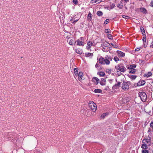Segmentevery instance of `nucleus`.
Instances as JSON below:
<instances>
[{
    "label": "nucleus",
    "instance_id": "obj_35",
    "mask_svg": "<svg viewBox=\"0 0 153 153\" xmlns=\"http://www.w3.org/2000/svg\"><path fill=\"white\" fill-rule=\"evenodd\" d=\"M108 114L107 113H103V114H102L101 117L102 118H104L105 116L107 115Z\"/></svg>",
    "mask_w": 153,
    "mask_h": 153
},
{
    "label": "nucleus",
    "instance_id": "obj_19",
    "mask_svg": "<svg viewBox=\"0 0 153 153\" xmlns=\"http://www.w3.org/2000/svg\"><path fill=\"white\" fill-rule=\"evenodd\" d=\"M140 30L142 32V34L143 36L146 35L145 34V32L143 27H140Z\"/></svg>",
    "mask_w": 153,
    "mask_h": 153
},
{
    "label": "nucleus",
    "instance_id": "obj_8",
    "mask_svg": "<svg viewBox=\"0 0 153 153\" xmlns=\"http://www.w3.org/2000/svg\"><path fill=\"white\" fill-rule=\"evenodd\" d=\"M117 53L119 57H123L125 56V53L120 51H117Z\"/></svg>",
    "mask_w": 153,
    "mask_h": 153
},
{
    "label": "nucleus",
    "instance_id": "obj_23",
    "mask_svg": "<svg viewBox=\"0 0 153 153\" xmlns=\"http://www.w3.org/2000/svg\"><path fill=\"white\" fill-rule=\"evenodd\" d=\"M141 147L143 149H146L148 148V146L146 144L144 143L142 145Z\"/></svg>",
    "mask_w": 153,
    "mask_h": 153
},
{
    "label": "nucleus",
    "instance_id": "obj_14",
    "mask_svg": "<svg viewBox=\"0 0 153 153\" xmlns=\"http://www.w3.org/2000/svg\"><path fill=\"white\" fill-rule=\"evenodd\" d=\"M140 11L141 12H142L143 13L146 14L147 12L146 10L144 7L140 8Z\"/></svg>",
    "mask_w": 153,
    "mask_h": 153
},
{
    "label": "nucleus",
    "instance_id": "obj_58",
    "mask_svg": "<svg viewBox=\"0 0 153 153\" xmlns=\"http://www.w3.org/2000/svg\"><path fill=\"white\" fill-rule=\"evenodd\" d=\"M145 141H146V140L145 139H143V141H142V142L143 143H145Z\"/></svg>",
    "mask_w": 153,
    "mask_h": 153
},
{
    "label": "nucleus",
    "instance_id": "obj_38",
    "mask_svg": "<svg viewBox=\"0 0 153 153\" xmlns=\"http://www.w3.org/2000/svg\"><path fill=\"white\" fill-rule=\"evenodd\" d=\"M100 83L101 85H105L106 84V82L100 81Z\"/></svg>",
    "mask_w": 153,
    "mask_h": 153
},
{
    "label": "nucleus",
    "instance_id": "obj_63",
    "mask_svg": "<svg viewBox=\"0 0 153 153\" xmlns=\"http://www.w3.org/2000/svg\"><path fill=\"white\" fill-rule=\"evenodd\" d=\"M125 9H127V8L126 7H125Z\"/></svg>",
    "mask_w": 153,
    "mask_h": 153
},
{
    "label": "nucleus",
    "instance_id": "obj_48",
    "mask_svg": "<svg viewBox=\"0 0 153 153\" xmlns=\"http://www.w3.org/2000/svg\"><path fill=\"white\" fill-rule=\"evenodd\" d=\"M34 153H41V152L39 150H37L35 151Z\"/></svg>",
    "mask_w": 153,
    "mask_h": 153
},
{
    "label": "nucleus",
    "instance_id": "obj_5",
    "mask_svg": "<svg viewBox=\"0 0 153 153\" xmlns=\"http://www.w3.org/2000/svg\"><path fill=\"white\" fill-rule=\"evenodd\" d=\"M6 138L7 139H9L10 140H12L13 138H15L16 134L14 133L8 132L7 134Z\"/></svg>",
    "mask_w": 153,
    "mask_h": 153
},
{
    "label": "nucleus",
    "instance_id": "obj_34",
    "mask_svg": "<svg viewBox=\"0 0 153 153\" xmlns=\"http://www.w3.org/2000/svg\"><path fill=\"white\" fill-rule=\"evenodd\" d=\"M107 35L108 38L109 39H113V37H112V36L111 34L108 33Z\"/></svg>",
    "mask_w": 153,
    "mask_h": 153
},
{
    "label": "nucleus",
    "instance_id": "obj_2",
    "mask_svg": "<svg viewBox=\"0 0 153 153\" xmlns=\"http://www.w3.org/2000/svg\"><path fill=\"white\" fill-rule=\"evenodd\" d=\"M115 68L122 72H124L127 70L122 63L118 64L117 66H115Z\"/></svg>",
    "mask_w": 153,
    "mask_h": 153
},
{
    "label": "nucleus",
    "instance_id": "obj_64",
    "mask_svg": "<svg viewBox=\"0 0 153 153\" xmlns=\"http://www.w3.org/2000/svg\"><path fill=\"white\" fill-rule=\"evenodd\" d=\"M150 136L151 135L152 133H150Z\"/></svg>",
    "mask_w": 153,
    "mask_h": 153
},
{
    "label": "nucleus",
    "instance_id": "obj_6",
    "mask_svg": "<svg viewBox=\"0 0 153 153\" xmlns=\"http://www.w3.org/2000/svg\"><path fill=\"white\" fill-rule=\"evenodd\" d=\"M77 43V45L78 46H84V42L82 41H80L79 39H78L76 41H74V45H75L76 43Z\"/></svg>",
    "mask_w": 153,
    "mask_h": 153
},
{
    "label": "nucleus",
    "instance_id": "obj_52",
    "mask_svg": "<svg viewBox=\"0 0 153 153\" xmlns=\"http://www.w3.org/2000/svg\"><path fill=\"white\" fill-rule=\"evenodd\" d=\"M152 130L150 128H149V130L148 131V133H149V132H151L152 131Z\"/></svg>",
    "mask_w": 153,
    "mask_h": 153
},
{
    "label": "nucleus",
    "instance_id": "obj_1",
    "mask_svg": "<svg viewBox=\"0 0 153 153\" xmlns=\"http://www.w3.org/2000/svg\"><path fill=\"white\" fill-rule=\"evenodd\" d=\"M131 84V82L129 81L126 82L123 81L121 88L122 89L125 91L128 90L129 89V85Z\"/></svg>",
    "mask_w": 153,
    "mask_h": 153
},
{
    "label": "nucleus",
    "instance_id": "obj_37",
    "mask_svg": "<svg viewBox=\"0 0 153 153\" xmlns=\"http://www.w3.org/2000/svg\"><path fill=\"white\" fill-rule=\"evenodd\" d=\"M136 71L135 69H131V70L129 72V73L134 74Z\"/></svg>",
    "mask_w": 153,
    "mask_h": 153
},
{
    "label": "nucleus",
    "instance_id": "obj_51",
    "mask_svg": "<svg viewBox=\"0 0 153 153\" xmlns=\"http://www.w3.org/2000/svg\"><path fill=\"white\" fill-rule=\"evenodd\" d=\"M107 72L108 73L110 74L111 72V69H108Z\"/></svg>",
    "mask_w": 153,
    "mask_h": 153
},
{
    "label": "nucleus",
    "instance_id": "obj_11",
    "mask_svg": "<svg viewBox=\"0 0 153 153\" xmlns=\"http://www.w3.org/2000/svg\"><path fill=\"white\" fill-rule=\"evenodd\" d=\"M87 44L88 46H86V49L88 50L93 45V43L89 41L88 42Z\"/></svg>",
    "mask_w": 153,
    "mask_h": 153
},
{
    "label": "nucleus",
    "instance_id": "obj_12",
    "mask_svg": "<svg viewBox=\"0 0 153 153\" xmlns=\"http://www.w3.org/2000/svg\"><path fill=\"white\" fill-rule=\"evenodd\" d=\"M105 58L102 56H101L99 59V62L102 64H105Z\"/></svg>",
    "mask_w": 153,
    "mask_h": 153
},
{
    "label": "nucleus",
    "instance_id": "obj_16",
    "mask_svg": "<svg viewBox=\"0 0 153 153\" xmlns=\"http://www.w3.org/2000/svg\"><path fill=\"white\" fill-rule=\"evenodd\" d=\"M75 52L76 53L79 54H82V51L80 49H76Z\"/></svg>",
    "mask_w": 153,
    "mask_h": 153
},
{
    "label": "nucleus",
    "instance_id": "obj_40",
    "mask_svg": "<svg viewBox=\"0 0 153 153\" xmlns=\"http://www.w3.org/2000/svg\"><path fill=\"white\" fill-rule=\"evenodd\" d=\"M146 35L144 36V37L143 39V43L146 42Z\"/></svg>",
    "mask_w": 153,
    "mask_h": 153
},
{
    "label": "nucleus",
    "instance_id": "obj_26",
    "mask_svg": "<svg viewBox=\"0 0 153 153\" xmlns=\"http://www.w3.org/2000/svg\"><path fill=\"white\" fill-rule=\"evenodd\" d=\"M105 59H108L109 60V59L111 61H112L113 59V58L112 57H111V56H108V55L106 56L105 57Z\"/></svg>",
    "mask_w": 153,
    "mask_h": 153
},
{
    "label": "nucleus",
    "instance_id": "obj_60",
    "mask_svg": "<svg viewBox=\"0 0 153 153\" xmlns=\"http://www.w3.org/2000/svg\"><path fill=\"white\" fill-rule=\"evenodd\" d=\"M150 47L151 48H153V45L152 44V45H150Z\"/></svg>",
    "mask_w": 153,
    "mask_h": 153
},
{
    "label": "nucleus",
    "instance_id": "obj_55",
    "mask_svg": "<svg viewBox=\"0 0 153 153\" xmlns=\"http://www.w3.org/2000/svg\"><path fill=\"white\" fill-rule=\"evenodd\" d=\"M99 66H100L99 65L97 64H96L95 65V67L96 68H97L98 67H99Z\"/></svg>",
    "mask_w": 153,
    "mask_h": 153
},
{
    "label": "nucleus",
    "instance_id": "obj_32",
    "mask_svg": "<svg viewBox=\"0 0 153 153\" xmlns=\"http://www.w3.org/2000/svg\"><path fill=\"white\" fill-rule=\"evenodd\" d=\"M102 0H91V1L92 3H97L98 1V3L100 2Z\"/></svg>",
    "mask_w": 153,
    "mask_h": 153
},
{
    "label": "nucleus",
    "instance_id": "obj_21",
    "mask_svg": "<svg viewBox=\"0 0 153 153\" xmlns=\"http://www.w3.org/2000/svg\"><path fill=\"white\" fill-rule=\"evenodd\" d=\"M128 76L130 78L133 80L135 79L137 77L136 75H128Z\"/></svg>",
    "mask_w": 153,
    "mask_h": 153
},
{
    "label": "nucleus",
    "instance_id": "obj_4",
    "mask_svg": "<svg viewBox=\"0 0 153 153\" xmlns=\"http://www.w3.org/2000/svg\"><path fill=\"white\" fill-rule=\"evenodd\" d=\"M139 95L142 101L145 102L146 101L147 96L145 92L143 91L139 92Z\"/></svg>",
    "mask_w": 153,
    "mask_h": 153
},
{
    "label": "nucleus",
    "instance_id": "obj_57",
    "mask_svg": "<svg viewBox=\"0 0 153 153\" xmlns=\"http://www.w3.org/2000/svg\"><path fill=\"white\" fill-rule=\"evenodd\" d=\"M150 134H149V137H148V138H149L148 139H149V140H151V138L150 137Z\"/></svg>",
    "mask_w": 153,
    "mask_h": 153
},
{
    "label": "nucleus",
    "instance_id": "obj_53",
    "mask_svg": "<svg viewBox=\"0 0 153 153\" xmlns=\"http://www.w3.org/2000/svg\"><path fill=\"white\" fill-rule=\"evenodd\" d=\"M140 50V48H137L135 49V51H138Z\"/></svg>",
    "mask_w": 153,
    "mask_h": 153
},
{
    "label": "nucleus",
    "instance_id": "obj_39",
    "mask_svg": "<svg viewBox=\"0 0 153 153\" xmlns=\"http://www.w3.org/2000/svg\"><path fill=\"white\" fill-rule=\"evenodd\" d=\"M142 153H149V152L147 150L143 149L142 150Z\"/></svg>",
    "mask_w": 153,
    "mask_h": 153
},
{
    "label": "nucleus",
    "instance_id": "obj_30",
    "mask_svg": "<svg viewBox=\"0 0 153 153\" xmlns=\"http://www.w3.org/2000/svg\"><path fill=\"white\" fill-rule=\"evenodd\" d=\"M152 75V74L150 72H149L147 74H145L144 76L147 77H149Z\"/></svg>",
    "mask_w": 153,
    "mask_h": 153
},
{
    "label": "nucleus",
    "instance_id": "obj_25",
    "mask_svg": "<svg viewBox=\"0 0 153 153\" xmlns=\"http://www.w3.org/2000/svg\"><path fill=\"white\" fill-rule=\"evenodd\" d=\"M104 63L105 64H106L107 65H108L110 64V62L109 60L105 58Z\"/></svg>",
    "mask_w": 153,
    "mask_h": 153
},
{
    "label": "nucleus",
    "instance_id": "obj_41",
    "mask_svg": "<svg viewBox=\"0 0 153 153\" xmlns=\"http://www.w3.org/2000/svg\"><path fill=\"white\" fill-rule=\"evenodd\" d=\"M139 62L140 64H144L145 63V61L143 60L139 59Z\"/></svg>",
    "mask_w": 153,
    "mask_h": 153
},
{
    "label": "nucleus",
    "instance_id": "obj_7",
    "mask_svg": "<svg viewBox=\"0 0 153 153\" xmlns=\"http://www.w3.org/2000/svg\"><path fill=\"white\" fill-rule=\"evenodd\" d=\"M121 82H118L117 83H116L112 87L113 90L117 89H118L120 86Z\"/></svg>",
    "mask_w": 153,
    "mask_h": 153
},
{
    "label": "nucleus",
    "instance_id": "obj_17",
    "mask_svg": "<svg viewBox=\"0 0 153 153\" xmlns=\"http://www.w3.org/2000/svg\"><path fill=\"white\" fill-rule=\"evenodd\" d=\"M93 56V53H85V56L87 57H89L90 56H91V57H92Z\"/></svg>",
    "mask_w": 153,
    "mask_h": 153
},
{
    "label": "nucleus",
    "instance_id": "obj_9",
    "mask_svg": "<svg viewBox=\"0 0 153 153\" xmlns=\"http://www.w3.org/2000/svg\"><path fill=\"white\" fill-rule=\"evenodd\" d=\"M92 81L95 83V85H97L98 84L100 80L97 77L94 76L93 78Z\"/></svg>",
    "mask_w": 153,
    "mask_h": 153
},
{
    "label": "nucleus",
    "instance_id": "obj_36",
    "mask_svg": "<svg viewBox=\"0 0 153 153\" xmlns=\"http://www.w3.org/2000/svg\"><path fill=\"white\" fill-rule=\"evenodd\" d=\"M114 60L116 62L119 60V59L117 56H115L114 58Z\"/></svg>",
    "mask_w": 153,
    "mask_h": 153
},
{
    "label": "nucleus",
    "instance_id": "obj_43",
    "mask_svg": "<svg viewBox=\"0 0 153 153\" xmlns=\"http://www.w3.org/2000/svg\"><path fill=\"white\" fill-rule=\"evenodd\" d=\"M111 44L112 46L114 48H117L118 46L116 45H114L112 43H111Z\"/></svg>",
    "mask_w": 153,
    "mask_h": 153
},
{
    "label": "nucleus",
    "instance_id": "obj_3",
    "mask_svg": "<svg viewBox=\"0 0 153 153\" xmlns=\"http://www.w3.org/2000/svg\"><path fill=\"white\" fill-rule=\"evenodd\" d=\"M88 107L93 112H95L97 109L96 104L92 101L89 102Z\"/></svg>",
    "mask_w": 153,
    "mask_h": 153
},
{
    "label": "nucleus",
    "instance_id": "obj_20",
    "mask_svg": "<svg viewBox=\"0 0 153 153\" xmlns=\"http://www.w3.org/2000/svg\"><path fill=\"white\" fill-rule=\"evenodd\" d=\"M102 92V91L99 89H96L94 90V92L95 93H101Z\"/></svg>",
    "mask_w": 153,
    "mask_h": 153
},
{
    "label": "nucleus",
    "instance_id": "obj_61",
    "mask_svg": "<svg viewBox=\"0 0 153 153\" xmlns=\"http://www.w3.org/2000/svg\"><path fill=\"white\" fill-rule=\"evenodd\" d=\"M124 1L127 3V2L129 1V0H124Z\"/></svg>",
    "mask_w": 153,
    "mask_h": 153
},
{
    "label": "nucleus",
    "instance_id": "obj_10",
    "mask_svg": "<svg viewBox=\"0 0 153 153\" xmlns=\"http://www.w3.org/2000/svg\"><path fill=\"white\" fill-rule=\"evenodd\" d=\"M146 83L145 80H142L139 81L137 84V85L138 86H140L144 85Z\"/></svg>",
    "mask_w": 153,
    "mask_h": 153
},
{
    "label": "nucleus",
    "instance_id": "obj_56",
    "mask_svg": "<svg viewBox=\"0 0 153 153\" xmlns=\"http://www.w3.org/2000/svg\"><path fill=\"white\" fill-rule=\"evenodd\" d=\"M101 81H102L104 82H106V80L105 79L103 78H102L101 79Z\"/></svg>",
    "mask_w": 153,
    "mask_h": 153
},
{
    "label": "nucleus",
    "instance_id": "obj_54",
    "mask_svg": "<svg viewBox=\"0 0 153 153\" xmlns=\"http://www.w3.org/2000/svg\"><path fill=\"white\" fill-rule=\"evenodd\" d=\"M78 19L75 20L74 22H73L72 24H75L78 21Z\"/></svg>",
    "mask_w": 153,
    "mask_h": 153
},
{
    "label": "nucleus",
    "instance_id": "obj_42",
    "mask_svg": "<svg viewBox=\"0 0 153 153\" xmlns=\"http://www.w3.org/2000/svg\"><path fill=\"white\" fill-rule=\"evenodd\" d=\"M115 7V4L114 3H113L112 4H110V8L111 9H112L113 8Z\"/></svg>",
    "mask_w": 153,
    "mask_h": 153
},
{
    "label": "nucleus",
    "instance_id": "obj_62",
    "mask_svg": "<svg viewBox=\"0 0 153 153\" xmlns=\"http://www.w3.org/2000/svg\"><path fill=\"white\" fill-rule=\"evenodd\" d=\"M83 38V37H80V39H81V40H82V39Z\"/></svg>",
    "mask_w": 153,
    "mask_h": 153
},
{
    "label": "nucleus",
    "instance_id": "obj_49",
    "mask_svg": "<svg viewBox=\"0 0 153 153\" xmlns=\"http://www.w3.org/2000/svg\"><path fill=\"white\" fill-rule=\"evenodd\" d=\"M145 140H146V141L147 143H149L150 142V141H151V140H149V139H145Z\"/></svg>",
    "mask_w": 153,
    "mask_h": 153
},
{
    "label": "nucleus",
    "instance_id": "obj_44",
    "mask_svg": "<svg viewBox=\"0 0 153 153\" xmlns=\"http://www.w3.org/2000/svg\"><path fill=\"white\" fill-rule=\"evenodd\" d=\"M150 127L153 130V121L151 122L150 125Z\"/></svg>",
    "mask_w": 153,
    "mask_h": 153
},
{
    "label": "nucleus",
    "instance_id": "obj_46",
    "mask_svg": "<svg viewBox=\"0 0 153 153\" xmlns=\"http://www.w3.org/2000/svg\"><path fill=\"white\" fill-rule=\"evenodd\" d=\"M73 2L75 4H76L78 3V1L77 0H73Z\"/></svg>",
    "mask_w": 153,
    "mask_h": 153
},
{
    "label": "nucleus",
    "instance_id": "obj_45",
    "mask_svg": "<svg viewBox=\"0 0 153 153\" xmlns=\"http://www.w3.org/2000/svg\"><path fill=\"white\" fill-rule=\"evenodd\" d=\"M109 19H107L104 22V24L105 25L107 24L108 22Z\"/></svg>",
    "mask_w": 153,
    "mask_h": 153
},
{
    "label": "nucleus",
    "instance_id": "obj_24",
    "mask_svg": "<svg viewBox=\"0 0 153 153\" xmlns=\"http://www.w3.org/2000/svg\"><path fill=\"white\" fill-rule=\"evenodd\" d=\"M123 7V4L121 2H120V3L117 4V7H118L119 9H121Z\"/></svg>",
    "mask_w": 153,
    "mask_h": 153
},
{
    "label": "nucleus",
    "instance_id": "obj_18",
    "mask_svg": "<svg viewBox=\"0 0 153 153\" xmlns=\"http://www.w3.org/2000/svg\"><path fill=\"white\" fill-rule=\"evenodd\" d=\"M102 45L104 46L109 48V47L110 45V44L106 41L104 42Z\"/></svg>",
    "mask_w": 153,
    "mask_h": 153
},
{
    "label": "nucleus",
    "instance_id": "obj_47",
    "mask_svg": "<svg viewBox=\"0 0 153 153\" xmlns=\"http://www.w3.org/2000/svg\"><path fill=\"white\" fill-rule=\"evenodd\" d=\"M122 17L123 18H125V19H128L129 18V17L128 16H126L125 15L122 16Z\"/></svg>",
    "mask_w": 153,
    "mask_h": 153
},
{
    "label": "nucleus",
    "instance_id": "obj_15",
    "mask_svg": "<svg viewBox=\"0 0 153 153\" xmlns=\"http://www.w3.org/2000/svg\"><path fill=\"white\" fill-rule=\"evenodd\" d=\"M136 67V65L132 64L130 65L127 68L128 69L131 70L133 69H134V68H135Z\"/></svg>",
    "mask_w": 153,
    "mask_h": 153
},
{
    "label": "nucleus",
    "instance_id": "obj_27",
    "mask_svg": "<svg viewBox=\"0 0 153 153\" xmlns=\"http://www.w3.org/2000/svg\"><path fill=\"white\" fill-rule=\"evenodd\" d=\"M92 14L91 13H89L88 14V19L89 21H91L92 19Z\"/></svg>",
    "mask_w": 153,
    "mask_h": 153
},
{
    "label": "nucleus",
    "instance_id": "obj_22",
    "mask_svg": "<svg viewBox=\"0 0 153 153\" xmlns=\"http://www.w3.org/2000/svg\"><path fill=\"white\" fill-rule=\"evenodd\" d=\"M78 69L77 68H74V73L75 75L76 76H77L78 75Z\"/></svg>",
    "mask_w": 153,
    "mask_h": 153
},
{
    "label": "nucleus",
    "instance_id": "obj_29",
    "mask_svg": "<svg viewBox=\"0 0 153 153\" xmlns=\"http://www.w3.org/2000/svg\"><path fill=\"white\" fill-rule=\"evenodd\" d=\"M74 40L72 39H71L69 42V44L70 45H74Z\"/></svg>",
    "mask_w": 153,
    "mask_h": 153
},
{
    "label": "nucleus",
    "instance_id": "obj_13",
    "mask_svg": "<svg viewBox=\"0 0 153 153\" xmlns=\"http://www.w3.org/2000/svg\"><path fill=\"white\" fill-rule=\"evenodd\" d=\"M78 79L79 81H80L82 79V76H83V73L82 72H80L78 74Z\"/></svg>",
    "mask_w": 153,
    "mask_h": 153
},
{
    "label": "nucleus",
    "instance_id": "obj_28",
    "mask_svg": "<svg viewBox=\"0 0 153 153\" xmlns=\"http://www.w3.org/2000/svg\"><path fill=\"white\" fill-rule=\"evenodd\" d=\"M98 74L99 75L101 76H104L105 75V73L103 71H101L99 73L98 72Z\"/></svg>",
    "mask_w": 153,
    "mask_h": 153
},
{
    "label": "nucleus",
    "instance_id": "obj_33",
    "mask_svg": "<svg viewBox=\"0 0 153 153\" xmlns=\"http://www.w3.org/2000/svg\"><path fill=\"white\" fill-rule=\"evenodd\" d=\"M105 32L106 33H111V31L109 29H106L105 30Z\"/></svg>",
    "mask_w": 153,
    "mask_h": 153
},
{
    "label": "nucleus",
    "instance_id": "obj_31",
    "mask_svg": "<svg viewBox=\"0 0 153 153\" xmlns=\"http://www.w3.org/2000/svg\"><path fill=\"white\" fill-rule=\"evenodd\" d=\"M97 14L98 16H102L103 13L102 11H97Z\"/></svg>",
    "mask_w": 153,
    "mask_h": 153
},
{
    "label": "nucleus",
    "instance_id": "obj_59",
    "mask_svg": "<svg viewBox=\"0 0 153 153\" xmlns=\"http://www.w3.org/2000/svg\"><path fill=\"white\" fill-rule=\"evenodd\" d=\"M145 141H146V140L145 139H143V141H142V142L143 143H145Z\"/></svg>",
    "mask_w": 153,
    "mask_h": 153
},
{
    "label": "nucleus",
    "instance_id": "obj_50",
    "mask_svg": "<svg viewBox=\"0 0 153 153\" xmlns=\"http://www.w3.org/2000/svg\"><path fill=\"white\" fill-rule=\"evenodd\" d=\"M150 6L152 7H153V1H152L151 2Z\"/></svg>",
    "mask_w": 153,
    "mask_h": 153
}]
</instances>
